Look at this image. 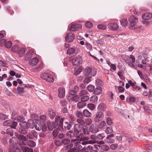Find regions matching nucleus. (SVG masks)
Listing matches in <instances>:
<instances>
[{"label": "nucleus", "instance_id": "f257e3e1", "mask_svg": "<svg viewBox=\"0 0 152 152\" xmlns=\"http://www.w3.org/2000/svg\"><path fill=\"white\" fill-rule=\"evenodd\" d=\"M81 130V127L79 124H75L74 126V132L72 131H70L67 132L66 134L68 137L71 138L76 137L79 134Z\"/></svg>", "mask_w": 152, "mask_h": 152}, {"label": "nucleus", "instance_id": "f03ea898", "mask_svg": "<svg viewBox=\"0 0 152 152\" xmlns=\"http://www.w3.org/2000/svg\"><path fill=\"white\" fill-rule=\"evenodd\" d=\"M129 20L130 22V28L131 29L134 28V26H136L137 23L138 22V19L134 16H131L129 18Z\"/></svg>", "mask_w": 152, "mask_h": 152}, {"label": "nucleus", "instance_id": "7ed1b4c3", "mask_svg": "<svg viewBox=\"0 0 152 152\" xmlns=\"http://www.w3.org/2000/svg\"><path fill=\"white\" fill-rule=\"evenodd\" d=\"M71 142H74L75 144H80L83 145H85L89 144L94 143V141L92 140L82 141L78 139H72L71 140Z\"/></svg>", "mask_w": 152, "mask_h": 152}, {"label": "nucleus", "instance_id": "20e7f679", "mask_svg": "<svg viewBox=\"0 0 152 152\" xmlns=\"http://www.w3.org/2000/svg\"><path fill=\"white\" fill-rule=\"evenodd\" d=\"M41 77L48 82H53L54 80L52 76L48 73H43L41 74Z\"/></svg>", "mask_w": 152, "mask_h": 152}, {"label": "nucleus", "instance_id": "39448f33", "mask_svg": "<svg viewBox=\"0 0 152 152\" xmlns=\"http://www.w3.org/2000/svg\"><path fill=\"white\" fill-rule=\"evenodd\" d=\"M104 115L101 111L97 112L94 118V121L96 122H99L101 121L104 117Z\"/></svg>", "mask_w": 152, "mask_h": 152}, {"label": "nucleus", "instance_id": "423d86ee", "mask_svg": "<svg viewBox=\"0 0 152 152\" xmlns=\"http://www.w3.org/2000/svg\"><path fill=\"white\" fill-rule=\"evenodd\" d=\"M75 37V36L73 33L71 32H69L66 36L65 41L67 42H72L74 39Z\"/></svg>", "mask_w": 152, "mask_h": 152}, {"label": "nucleus", "instance_id": "0eeeda50", "mask_svg": "<svg viewBox=\"0 0 152 152\" xmlns=\"http://www.w3.org/2000/svg\"><path fill=\"white\" fill-rule=\"evenodd\" d=\"M82 26L80 24H73L71 26L70 29L68 30L70 31H75L76 30H80L81 29Z\"/></svg>", "mask_w": 152, "mask_h": 152}, {"label": "nucleus", "instance_id": "6e6552de", "mask_svg": "<svg viewBox=\"0 0 152 152\" xmlns=\"http://www.w3.org/2000/svg\"><path fill=\"white\" fill-rule=\"evenodd\" d=\"M82 61V58L79 56L74 58L72 60V64L74 65H78L80 64Z\"/></svg>", "mask_w": 152, "mask_h": 152}, {"label": "nucleus", "instance_id": "1a4fd4ad", "mask_svg": "<svg viewBox=\"0 0 152 152\" xmlns=\"http://www.w3.org/2000/svg\"><path fill=\"white\" fill-rule=\"evenodd\" d=\"M123 142H128L129 143L132 141V138L131 136L127 134H123Z\"/></svg>", "mask_w": 152, "mask_h": 152}, {"label": "nucleus", "instance_id": "9d476101", "mask_svg": "<svg viewBox=\"0 0 152 152\" xmlns=\"http://www.w3.org/2000/svg\"><path fill=\"white\" fill-rule=\"evenodd\" d=\"M89 131L92 133H95L99 131L98 128L97 127L96 125L95 124H91L89 128Z\"/></svg>", "mask_w": 152, "mask_h": 152}, {"label": "nucleus", "instance_id": "9b49d317", "mask_svg": "<svg viewBox=\"0 0 152 152\" xmlns=\"http://www.w3.org/2000/svg\"><path fill=\"white\" fill-rule=\"evenodd\" d=\"M73 124L71 122H69L67 121L65 122L63 126L64 128H63V129H64L66 130H70L72 128Z\"/></svg>", "mask_w": 152, "mask_h": 152}, {"label": "nucleus", "instance_id": "f8f14e48", "mask_svg": "<svg viewBox=\"0 0 152 152\" xmlns=\"http://www.w3.org/2000/svg\"><path fill=\"white\" fill-rule=\"evenodd\" d=\"M108 28L111 30H115L119 28L118 25L115 23H110L108 25Z\"/></svg>", "mask_w": 152, "mask_h": 152}, {"label": "nucleus", "instance_id": "ddd939ff", "mask_svg": "<svg viewBox=\"0 0 152 152\" xmlns=\"http://www.w3.org/2000/svg\"><path fill=\"white\" fill-rule=\"evenodd\" d=\"M39 62V60L37 57H34L31 59L29 61L28 63L30 65L34 66L37 65Z\"/></svg>", "mask_w": 152, "mask_h": 152}, {"label": "nucleus", "instance_id": "4468645a", "mask_svg": "<svg viewBox=\"0 0 152 152\" xmlns=\"http://www.w3.org/2000/svg\"><path fill=\"white\" fill-rule=\"evenodd\" d=\"M58 96L60 98H62L65 96V91L64 89L62 88H60L58 89Z\"/></svg>", "mask_w": 152, "mask_h": 152}, {"label": "nucleus", "instance_id": "2eb2a0df", "mask_svg": "<svg viewBox=\"0 0 152 152\" xmlns=\"http://www.w3.org/2000/svg\"><path fill=\"white\" fill-rule=\"evenodd\" d=\"M152 17V14L150 12H146L142 15V18L144 20H149Z\"/></svg>", "mask_w": 152, "mask_h": 152}, {"label": "nucleus", "instance_id": "dca6fc26", "mask_svg": "<svg viewBox=\"0 0 152 152\" xmlns=\"http://www.w3.org/2000/svg\"><path fill=\"white\" fill-rule=\"evenodd\" d=\"M64 120V118H60V116H57L55 118V122L57 123L59 121L60 127H62V125H63V123Z\"/></svg>", "mask_w": 152, "mask_h": 152}, {"label": "nucleus", "instance_id": "f3484780", "mask_svg": "<svg viewBox=\"0 0 152 152\" xmlns=\"http://www.w3.org/2000/svg\"><path fill=\"white\" fill-rule=\"evenodd\" d=\"M53 127L56 128L57 129L61 131H62L63 129V125H62V127H60L59 123L58 124L56 122H53L52 123Z\"/></svg>", "mask_w": 152, "mask_h": 152}, {"label": "nucleus", "instance_id": "a211bd4d", "mask_svg": "<svg viewBox=\"0 0 152 152\" xmlns=\"http://www.w3.org/2000/svg\"><path fill=\"white\" fill-rule=\"evenodd\" d=\"M48 114L49 117L51 119H53L56 116L55 112L51 109L48 110Z\"/></svg>", "mask_w": 152, "mask_h": 152}, {"label": "nucleus", "instance_id": "6ab92c4d", "mask_svg": "<svg viewBox=\"0 0 152 152\" xmlns=\"http://www.w3.org/2000/svg\"><path fill=\"white\" fill-rule=\"evenodd\" d=\"M92 69L90 67H88L84 70V75L86 76H88L90 75Z\"/></svg>", "mask_w": 152, "mask_h": 152}, {"label": "nucleus", "instance_id": "aec40b11", "mask_svg": "<svg viewBox=\"0 0 152 152\" xmlns=\"http://www.w3.org/2000/svg\"><path fill=\"white\" fill-rule=\"evenodd\" d=\"M27 124L28 127V129L30 128L31 129H33L34 127V121L32 119H29L28 121Z\"/></svg>", "mask_w": 152, "mask_h": 152}, {"label": "nucleus", "instance_id": "412c9836", "mask_svg": "<svg viewBox=\"0 0 152 152\" xmlns=\"http://www.w3.org/2000/svg\"><path fill=\"white\" fill-rule=\"evenodd\" d=\"M17 139L15 137H12V138L10 139L9 142L10 144V146H13L17 142Z\"/></svg>", "mask_w": 152, "mask_h": 152}, {"label": "nucleus", "instance_id": "4be33fe9", "mask_svg": "<svg viewBox=\"0 0 152 152\" xmlns=\"http://www.w3.org/2000/svg\"><path fill=\"white\" fill-rule=\"evenodd\" d=\"M83 115L86 117L89 118L91 116V114L87 110H84L83 112Z\"/></svg>", "mask_w": 152, "mask_h": 152}, {"label": "nucleus", "instance_id": "5701e85b", "mask_svg": "<svg viewBox=\"0 0 152 152\" xmlns=\"http://www.w3.org/2000/svg\"><path fill=\"white\" fill-rule=\"evenodd\" d=\"M9 152H20V150L15 146H10Z\"/></svg>", "mask_w": 152, "mask_h": 152}, {"label": "nucleus", "instance_id": "b1692460", "mask_svg": "<svg viewBox=\"0 0 152 152\" xmlns=\"http://www.w3.org/2000/svg\"><path fill=\"white\" fill-rule=\"evenodd\" d=\"M106 106L103 103H100L97 107V109L100 110L104 111L106 110Z\"/></svg>", "mask_w": 152, "mask_h": 152}, {"label": "nucleus", "instance_id": "393cba45", "mask_svg": "<svg viewBox=\"0 0 152 152\" xmlns=\"http://www.w3.org/2000/svg\"><path fill=\"white\" fill-rule=\"evenodd\" d=\"M86 103L85 102H79L77 104V107L79 109H80L86 106Z\"/></svg>", "mask_w": 152, "mask_h": 152}, {"label": "nucleus", "instance_id": "a878e982", "mask_svg": "<svg viewBox=\"0 0 152 152\" xmlns=\"http://www.w3.org/2000/svg\"><path fill=\"white\" fill-rule=\"evenodd\" d=\"M24 88L23 87H18L15 93L19 94L21 95L24 92Z\"/></svg>", "mask_w": 152, "mask_h": 152}, {"label": "nucleus", "instance_id": "bb28decb", "mask_svg": "<svg viewBox=\"0 0 152 152\" xmlns=\"http://www.w3.org/2000/svg\"><path fill=\"white\" fill-rule=\"evenodd\" d=\"M120 22L122 26L124 27H126L127 25L128 22L126 19H122L120 20Z\"/></svg>", "mask_w": 152, "mask_h": 152}, {"label": "nucleus", "instance_id": "cd10ccee", "mask_svg": "<svg viewBox=\"0 0 152 152\" xmlns=\"http://www.w3.org/2000/svg\"><path fill=\"white\" fill-rule=\"evenodd\" d=\"M75 115L79 118L83 119L84 116L82 113L80 111H77L75 112Z\"/></svg>", "mask_w": 152, "mask_h": 152}, {"label": "nucleus", "instance_id": "c85d7f7f", "mask_svg": "<svg viewBox=\"0 0 152 152\" xmlns=\"http://www.w3.org/2000/svg\"><path fill=\"white\" fill-rule=\"evenodd\" d=\"M17 137L18 139L20 140V141H27V138L26 137L22 135L17 134Z\"/></svg>", "mask_w": 152, "mask_h": 152}, {"label": "nucleus", "instance_id": "c756f323", "mask_svg": "<svg viewBox=\"0 0 152 152\" xmlns=\"http://www.w3.org/2000/svg\"><path fill=\"white\" fill-rule=\"evenodd\" d=\"M76 49L75 48H69L67 50V52L68 54H74L75 53Z\"/></svg>", "mask_w": 152, "mask_h": 152}, {"label": "nucleus", "instance_id": "7c9ffc66", "mask_svg": "<svg viewBox=\"0 0 152 152\" xmlns=\"http://www.w3.org/2000/svg\"><path fill=\"white\" fill-rule=\"evenodd\" d=\"M126 62L128 64L129 66L131 67L136 69V67L135 66L132 62L130 60L127 59L126 60Z\"/></svg>", "mask_w": 152, "mask_h": 152}, {"label": "nucleus", "instance_id": "2f4dec72", "mask_svg": "<svg viewBox=\"0 0 152 152\" xmlns=\"http://www.w3.org/2000/svg\"><path fill=\"white\" fill-rule=\"evenodd\" d=\"M96 137L98 140H102L105 137V134L104 133H99L96 134Z\"/></svg>", "mask_w": 152, "mask_h": 152}, {"label": "nucleus", "instance_id": "473e14b6", "mask_svg": "<svg viewBox=\"0 0 152 152\" xmlns=\"http://www.w3.org/2000/svg\"><path fill=\"white\" fill-rule=\"evenodd\" d=\"M19 124L21 127L24 129H28V126L26 122L25 121H23L20 122Z\"/></svg>", "mask_w": 152, "mask_h": 152}, {"label": "nucleus", "instance_id": "72a5a7b5", "mask_svg": "<svg viewBox=\"0 0 152 152\" xmlns=\"http://www.w3.org/2000/svg\"><path fill=\"white\" fill-rule=\"evenodd\" d=\"M25 49L24 48H20L18 51L19 55L20 57L23 56L25 53Z\"/></svg>", "mask_w": 152, "mask_h": 152}, {"label": "nucleus", "instance_id": "f704fd0d", "mask_svg": "<svg viewBox=\"0 0 152 152\" xmlns=\"http://www.w3.org/2000/svg\"><path fill=\"white\" fill-rule=\"evenodd\" d=\"M83 131L84 134L86 135L89 134V133L88 130V127L86 126H84L83 127Z\"/></svg>", "mask_w": 152, "mask_h": 152}, {"label": "nucleus", "instance_id": "c9c22d12", "mask_svg": "<svg viewBox=\"0 0 152 152\" xmlns=\"http://www.w3.org/2000/svg\"><path fill=\"white\" fill-rule=\"evenodd\" d=\"M27 145L31 147H34L36 145L35 142L33 140H29L27 142Z\"/></svg>", "mask_w": 152, "mask_h": 152}, {"label": "nucleus", "instance_id": "e433bc0d", "mask_svg": "<svg viewBox=\"0 0 152 152\" xmlns=\"http://www.w3.org/2000/svg\"><path fill=\"white\" fill-rule=\"evenodd\" d=\"M102 91V89L101 87H99L96 88L94 91V93L95 94L97 95L100 94Z\"/></svg>", "mask_w": 152, "mask_h": 152}, {"label": "nucleus", "instance_id": "4c0bfd02", "mask_svg": "<svg viewBox=\"0 0 152 152\" xmlns=\"http://www.w3.org/2000/svg\"><path fill=\"white\" fill-rule=\"evenodd\" d=\"M106 123L104 121H102L98 125V128L101 129H104L106 126Z\"/></svg>", "mask_w": 152, "mask_h": 152}, {"label": "nucleus", "instance_id": "58836bf2", "mask_svg": "<svg viewBox=\"0 0 152 152\" xmlns=\"http://www.w3.org/2000/svg\"><path fill=\"white\" fill-rule=\"evenodd\" d=\"M78 124L82 126H84L85 125V121L83 119H78L76 120Z\"/></svg>", "mask_w": 152, "mask_h": 152}, {"label": "nucleus", "instance_id": "ea45409f", "mask_svg": "<svg viewBox=\"0 0 152 152\" xmlns=\"http://www.w3.org/2000/svg\"><path fill=\"white\" fill-rule=\"evenodd\" d=\"M23 152H33V149L27 147H24L22 149Z\"/></svg>", "mask_w": 152, "mask_h": 152}, {"label": "nucleus", "instance_id": "a19ab883", "mask_svg": "<svg viewBox=\"0 0 152 152\" xmlns=\"http://www.w3.org/2000/svg\"><path fill=\"white\" fill-rule=\"evenodd\" d=\"M18 132L21 134H25L27 133L28 131L25 129L20 128L18 130Z\"/></svg>", "mask_w": 152, "mask_h": 152}, {"label": "nucleus", "instance_id": "79ce46f5", "mask_svg": "<svg viewBox=\"0 0 152 152\" xmlns=\"http://www.w3.org/2000/svg\"><path fill=\"white\" fill-rule=\"evenodd\" d=\"M6 134L10 135L11 136H12L14 134L13 132V130L11 128H8L7 129Z\"/></svg>", "mask_w": 152, "mask_h": 152}, {"label": "nucleus", "instance_id": "37998d69", "mask_svg": "<svg viewBox=\"0 0 152 152\" xmlns=\"http://www.w3.org/2000/svg\"><path fill=\"white\" fill-rule=\"evenodd\" d=\"M70 99L73 101L77 102L79 101L80 98L78 95H76L75 96L71 97Z\"/></svg>", "mask_w": 152, "mask_h": 152}, {"label": "nucleus", "instance_id": "c03bdc74", "mask_svg": "<svg viewBox=\"0 0 152 152\" xmlns=\"http://www.w3.org/2000/svg\"><path fill=\"white\" fill-rule=\"evenodd\" d=\"M101 149L104 151H107L110 149V148L109 146L107 145H101Z\"/></svg>", "mask_w": 152, "mask_h": 152}, {"label": "nucleus", "instance_id": "a18cd8bd", "mask_svg": "<svg viewBox=\"0 0 152 152\" xmlns=\"http://www.w3.org/2000/svg\"><path fill=\"white\" fill-rule=\"evenodd\" d=\"M38 122H39V124H37H37L35 126V128L36 130L38 131H40L42 129V125L40 123V122H39V121H37Z\"/></svg>", "mask_w": 152, "mask_h": 152}, {"label": "nucleus", "instance_id": "49530a36", "mask_svg": "<svg viewBox=\"0 0 152 152\" xmlns=\"http://www.w3.org/2000/svg\"><path fill=\"white\" fill-rule=\"evenodd\" d=\"M10 125V126L11 127V128H12L14 129H16V126H17L18 123L15 121H12L11 122Z\"/></svg>", "mask_w": 152, "mask_h": 152}, {"label": "nucleus", "instance_id": "de8ad7c7", "mask_svg": "<svg viewBox=\"0 0 152 152\" xmlns=\"http://www.w3.org/2000/svg\"><path fill=\"white\" fill-rule=\"evenodd\" d=\"M87 88L89 91L91 92L94 90V87L91 85L90 84L87 87Z\"/></svg>", "mask_w": 152, "mask_h": 152}, {"label": "nucleus", "instance_id": "09e8293b", "mask_svg": "<svg viewBox=\"0 0 152 152\" xmlns=\"http://www.w3.org/2000/svg\"><path fill=\"white\" fill-rule=\"evenodd\" d=\"M46 124L49 130L51 131L53 130V127L52 126L51 122L49 121H47Z\"/></svg>", "mask_w": 152, "mask_h": 152}, {"label": "nucleus", "instance_id": "8fccbe9b", "mask_svg": "<svg viewBox=\"0 0 152 152\" xmlns=\"http://www.w3.org/2000/svg\"><path fill=\"white\" fill-rule=\"evenodd\" d=\"M5 46L7 48H10L12 46L11 42L10 41H8L6 42L5 43Z\"/></svg>", "mask_w": 152, "mask_h": 152}, {"label": "nucleus", "instance_id": "3c124183", "mask_svg": "<svg viewBox=\"0 0 152 152\" xmlns=\"http://www.w3.org/2000/svg\"><path fill=\"white\" fill-rule=\"evenodd\" d=\"M70 142V140L66 138H64L62 140L61 142L62 144L64 145H67L69 144Z\"/></svg>", "mask_w": 152, "mask_h": 152}, {"label": "nucleus", "instance_id": "603ef678", "mask_svg": "<svg viewBox=\"0 0 152 152\" xmlns=\"http://www.w3.org/2000/svg\"><path fill=\"white\" fill-rule=\"evenodd\" d=\"M92 120L90 118H86L85 120V124L87 125H90L92 123Z\"/></svg>", "mask_w": 152, "mask_h": 152}, {"label": "nucleus", "instance_id": "864d4df0", "mask_svg": "<svg viewBox=\"0 0 152 152\" xmlns=\"http://www.w3.org/2000/svg\"><path fill=\"white\" fill-rule=\"evenodd\" d=\"M105 131L107 134H110L112 132L113 130L111 127H108L106 128Z\"/></svg>", "mask_w": 152, "mask_h": 152}, {"label": "nucleus", "instance_id": "5fc2aeb1", "mask_svg": "<svg viewBox=\"0 0 152 152\" xmlns=\"http://www.w3.org/2000/svg\"><path fill=\"white\" fill-rule=\"evenodd\" d=\"M107 28L106 26L102 24H99L97 26V28L99 29L105 30Z\"/></svg>", "mask_w": 152, "mask_h": 152}, {"label": "nucleus", "instance_id": "6e6d98bb", "mask_svg": "<svg viewBox=\"0 0 152 152\" xmlns=\"http://www.w3.org/2000/svg\"><path fill=\"white\" fill-rule=\"evenodd\" d=\"M135 26L134 28L132 29H134V31L136 32H140L141 29V26L137 27V25H136V26Z\"/></svg>", "mask_w": 152, "mask_h": 152}, {"label": "nucleus", "instance_id": "4d7b16f0", "mask_svg": "<svg viewBox=\"0 0 152 152\" xmlns=\"http://www.w3.org/2000/svg\"><path fill=\"white\" fill-rule=\"evenodd\" d=\"M88 93L87 91L86 90H83L79 93V95L80 96H82L85 95Z\"/></svg>", "mask_w": 152, "mask_h": 152}, {"label": "nucleus", "instance_id": "13d9d810", "mask_svg": "<svg viewBox=\"0 0 152 152\" xmlns=\"http://www.w3.org/2000/svg\"><path fill=\"white\" fill-rule=\"evenodd\" d=\"M46 117L44 115H41L39 116V119L40 121L44 123L46 119Z\"/></svg>", "mask_w": 152, "mask_h": 152}, {"label": "nucleus", "instance_id": "bf43d9fd", "mask_svg": "<svg viewBox=\"0 0 152 152\" xmlns=\"http://www.w3.org/2000/svg\"><path fill=\"white\" fill-rule=\"evenodd\" d=\"M89 99V97L88 96H83L80 99V100L82 102H85L87 101Z\"/></svg>", "mask_w": 152, "mask_h": 152}, {"label": "nucleus", "instance_id": "052dcab7", "mask_svg": "<svg viewBox=\"0 0 152 152\" xmlns=\"http://www.w3.org/2000/svg\"><path fill=\"white\" fill-rule=\"evenodd\" d=\"M31 118L34 120H38V115L35 113H33L31 114Z\"/></svg>", "mask_w": 152, "mask_h": 152}, {"label": "nucleus", "instance_id": "680f3d73", "mask_svg": "<svg viewBox=\"0 0 152 152\" xmlns=\"http://www.w3.org/2000/svg\"><path fill=\"white\" fill-rule=\"evenodd\" d=\"M116 139L119 142H123V135L122 136H116Z\"/></svg>", "mask_w": 152, "mask_h": 152}, {"label": "nucleus", "instance_id": "e2e57ef3", "mask_svg": "<svg viewBox=\"0 0 152 152\" xmlns=\"http://www.w3.org/2000/svg\"><path fill=\"white\" fill-rule=\"evenodd\" d=\"M7 118V116L2 113H0V120H3Z\"/></svg>", "mask_w": 152, "mask_h": 152}, {"label": "nucleus", "instance_id": "0e129e2a", "mask_svg": "<svg viewBox=\"0 0 152 152\" xmlns=\"http://www.w3.org/2000/svg\"><path fill=\"white\" fill-rule=\"evenodd\" d=\"M85 25L88 28H90L93 26L92 24L90 22H87L86 23Z\"/></svg>", "mask_w": 152, "mask_h": 152}, {"label": "nucleus", "instance_id": "69168bd1", "mask_svg": "<svg viewBox=\"0 0 152 152\" xmlns=\"http://www.w3.org/2000/svg\"><path fill=\"white\" fill-rule=\"evenodd\" d=\"M91 77H89L85 78L84 80V82L87 84L88 83L91 81Z\"/></svg>", "mask_w": 152, "mask_h": 152}, {"label": "nucleus", "instance_id": "338daca9", "mask_svg": "<svg viewBox=\"0 0 152 152\" xmlns=\"http://www.w3.org/2000/svg\"><path fill=\"white\" fill-rule=\"evenodd\" d=\"M11 121L10 120H7L3 123V125L6 126H10Z\"/></svg>", "mask_w": 152, "mask_h": 152}, {"label": "nucleus", "instance_id": "774afa93", "mask_svg": "<svg viewBox=\"0 0 152 152\" xmlns=\"http://www.w3.org/2000/svg\"><path fill=\"white\" fill-rule=\"evenodd\" d=\"M107 124L109 125H111L113 123L112 120L110 118H107L106 119Z\"/></svg>", "mask_w": 152, "mask_h": 152}]
</instances>
